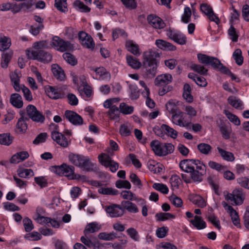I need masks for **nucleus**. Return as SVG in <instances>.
<instances>
[{"label":"nucleus","instance_id":"57","mask_svg":"<svg viewBox=\"0 0 249 249\" xmlns=\"http://www.w3.org/2000/svg\"><path fill=\"white\" fill-rule=\"evenodd\" d=\"M156 217L158 221H164L169 219L174 218L175 215L168 213H160L156 214Z\"/></svg>","mask_w":249,"mask_h":249},{"label":"nucleus","instance_id":"63","mask_svg":"<svg viewBox=\"0 0 249 249\" xmlns=\"http://www.w3.org/2000/svg\"><path fill=\"white\" fill-rule=\"evenodd\" d=\"M228 35L232 41H237L239 36L235 28L232 25H231L228 30Z\"/></svg>","mask_w":249,"mask_h":249},{"label":"nucleus","instance_id":"24","mask_svg":"<svg viewBox=\"0 0 249 249\" xmlns=\"http://www.w3.org/2000/svg\"><path fill=\"white\" fill-rule=\"evenodd\" d=\"M146 69V75L150 78L154 77L157 73V64L143 63Z\"/></svg>","mask_w":249,"mask_h":249},{"label":"nucleus","instance_id":"10","mask_svg":"<svg viewBox=\"0 0 249 249\" xmlns=\"http://www.w3.org/2000/svg\"><path fill=\"white\" fill-rule=\"evenodd\" d=\"M105 211L111 217H118L123 216L124 211L122 208L121 204H111L105 207Z\"/></svg>","mask_w":249,"mask_h":249},{"label":"nucleus","instance_id":"64","mask_svg":"<svg viewBox=\"0 0 249 249\" xmlns=\"http://www.w3.org/2000/svg\"><path fill=\"white\" fill-rule=\"evenodd\" d=\"M20 89L23 93L25 99L28 101H31L33 100V96L30 89L24 85H21Z\"/></svg>","mask_w":249,"mask_h":249},{"label":"nucleus","instance_id":"40","mask_svg":"<svg viewBox=\"0 0 249 249\" xmlns=\"http://www.w3.org/2000/svg\"><path fill=\"white\" fill-rule=\"evenodd\" d=\"M27 120H22V118H19L17 123L15 130L17 133H22L26 131L27 129V124L26 121Z\"/></svg>","mask_w":249,"mask_h":249},{"label":"nucleus","instance_id":"32","mask_svg":"<svg viewBox=\"0 0 249 249\" xmlns=\"http://www.w3.org/2000/svg\"><path fill=\"white\" fill-rule=\"evenodd\" d=\"M191 88L190 86L186 83L183 86V97L188 103H192L193 101V97L191 94Z\"/></svg>","mask_w":249,"mask_h":249},{"label":"nucleus","instance_id":"3","mask_svg":"<svg viewBox=\"0 0 249 249\" xmlns=\"http://www.w3.org/2000/svg\"><path fill=\"white\" fill-rule=\"evenodd\" d=\"M26 54L28 59L37 60L44 63H48L52 59V56L50 53L44 50H40V51H34L33 50H27Z\"/></svg>","mask_w":249,"mask_h":249},{"label":"nucleus","instance_id":"34","mask_svg":"<svg viewBox=\"0 0 249 249\" xmlns=\"http://www.w3.org/2000/svg\"><path fill=\"white\" fill-rule=\"evenodd\" d=\"M98 237L99 239L102 240L110 241L117 238L122 237V236H118L117 233L113 231L108 233L103 232H101L98 234Z\"/></svg>","mask_w":249,"mask_h":249},{"label":"nucleus","instance_id":"60","mask_svg":"<svg viewBox=\"0 0 249 249\" xmlns=\"http://www.w3.org/2000/svg\"><path fill=\"white\" fill-rule=\"evenodd\" d=\"M227 212L229 213L233 224L237 226L239 224V220L238 215L236 211L232 208L231 209H230V210H229Z\"/></svg>","mask_w":249,"mask_h":249},{"label":"nucleus","instance_id":"48","mask_svg":"<svg viewBox=\"0 0 249 249\" xmlns=\"http://www.w3.org/2000/svg\"><path fill=\"white\" fill-rule=\"evenodd\" d=\"M174 149V146L171 143L162 144V156H166L173 153Z\"/></svg>","mask_w":249,"mask_h":249},{"label":"nucleus","instance_id":"9","mask_svg":"<svg viewBox=\"0 0 249 249\" xmlns=\"http://www.w3.org/2000/svg\"><path fill=\"white\" fill-rule=\"evenodd\" d=\"M200 10L206 15L211 21L214 22L217 24L220 22L219 18L214 13L212 7L210 5L205 3L201 4Z\"/></svg>","mask_w":249,"mask_h":249},{"label":"nucleus","instance_id":"17","mask_svg":"<svg viewBox=\"0 0 249 249\" xmlns=\"http://www.w3.org/2000/svg\"><path fill=\"white\" fill-rule=\"evenodd\" d=\"M10 103L17 108H21L23 106L22 97L18 93H13L11 95Z\"/></svg>","mask_w":249,"mask_h":249},{"label":"nucleus","instance_id":"2","mask_svg":"<svg viewBox=\"0 0 249 249\" xmlns=\"http://www.w3.org/2000/svg\"><path fill=\"white\" fill-rule=\"evenodd\" d=\"M69 161L75 166L87 171H94L95 164L92 162L87 156L82 155L71 153L68 156Z\"/></svg>","mask_w":249,"mask_h":249},{"label":"nucleus","instance_id":"30","mask_svg":"<svg viewBox=\"0 0 249 249\" xmlns=\"http://www.w3.org/2000/svg\"><path fill=\"white\" fill-rule=\"evenodd\" d=\"M109 110L107 114L110 119L118 121L119 119L120 111L116 106H111L108 107Z\"/></svg>","mask_w":249,"mask_h":249},{"label":"nucleus","instance_id":"52","mask_svg":"<svg viewBox=\"0 0 249 249\" xmlns=\"http://www.w3.org/2000/svg\"><path fill=\"white\" fill-rule=\"evenodd\" d=\"M99 230V227L97 223L94 222H92L86 226L85 230H84V234L86 236L89 233H93L98 231Z\"/></svg>","mask_w":249,"mask_h":249},{"label":"nucleus","instance_id":"39","mask_svg":"<svg viewBox=\"0 0 249 249\" xmlns=\"http://www.w3.org/2000/svg\"><path fill=\"white\" fill-rule=\"evenodd\" d=\"M150 146L156 155L162 156V144L158 140H153L150 142Z\"/></svg>","mask_w":249,"mask_h":249},{"label":"nucleus","instance_id":"20","mask_svg":"<svg viewBox=\"0 0 249 249\" xmlns=\"http://www.w3.org/2000/svg\"><path fill=\"white\" fill-rule=\"evenodd\" d=\"M189 199L199 207L203 208L206 206V201L199 195L190 194L189 196Z\"/></svg>","mask_w":249,"mask_h":249},{"label":"nucleus","instance_id":"37","mask_svg":"<svg viewBox=\"0 0 249 249\" xmlns=\"http://www.w3.org/2000/svg\"><path fill=\"white\" fill-rule=\"evenodd\" d=\"M219 127L223 137L225 139H229L231 132V127L223 123H221Z\"/></svg>","mask_w":249,"mask_h":249},{"label":"nucleus","instance_id":"44","mask_svg":"<svg viewBox=\"0 0 249 249\" xmlns=\"http://www.w3.org/2000/svg\"><path fill=\"white\" fill-rule=\"evenodd\" d=\"M197 147L199 151L201 154L205 155L210 154L212 150V146L206 143H200L197 145Z\"/></svg>","mask_w":249,"mask_h":249},{"label":"nucleus","instance_id":"26","mask_svg":"<svg viewBox=\"0 0 249 249\" xmlns=\"http://www.w3.org/2000/svg\"><path fill=\"white\" fill-rule=\"evenodd\" d=\"M178 102L175 100H170L166 104V109L169 113L174 115L179 111L178 107Z\"/></svg>","mask_w":249,"mask_h":249},{"label":"nucleus","instance_id":"6","mask_svg":"<svg viewBox=\"0 0 249 249\" xmlns=\"http://www.w3.org/2000/svg\"><path fill=\"white\" fill-rule=\"evenodd\" d=\"M197 57L199 63L205 65H210L213 69H217L221 62L216 57L202 53H198Z\"/></svg>","mask_w":249,"mask_h":249},{"label":"nucleus","instance_id":"27","mask_svg":"<svg viewBox=\"0 0 249 249\" xmlns=\"http://www.w3.org/2000/svg\"><path fill=\"white\" fill-rule=\"evenodd\" d=\"M228 102L230 105L236 109L240 110L243 109V104L242 101L235 96H230L228 98Z\"/></svg>","mask_w":249,"mask_h":249},{"label":"nucleus","instance_id":"41","mask_svg":"<svg viewBox=\"0 0 249 249\" xmlns=\"http://www.w3.org/2000/svg\"><path fill=\"white\" fill-rule=\"evenodd\" d=\"M11 42L9 37L2 36L0 37V51H4L11 46Z\"/></svg>","mask_w":249,"mask_h":249},{"label":"nucleus","instance_id":"56","mask_svg":"<svg viewBox=\"0 0 249 249\" xmlns=\"http://www.w3.org/2000/svg\"><path fill=\"white\" fill-rule=\"evenodd\" d=\"M63 57L67 63L72 66L75 65L77 63V60L74 56L70 53H65L63 54Z\"/></svg>","mask_w":249,"mask_h":249},{"label":"nucleus","instance_id":"62","mask_svg":"<svg viewBox=\"0 0 249 249\" xmlns=\"http://www.w3.org/2000/svg\"><path fill=\"white\" fill-rule=\"evenodd\" d=\"M115 185L118 188H125L127 189H130L131 185L130 182L126 180H118L116 181Z\"/></svg>","mask_w":249,"mask_h":249},{"label":"nucleus","instance_id":"31","mask_svg":"<svg viewBox=\"0 0 249 249\" xmlns=\"http://www.w3.org/2000/svg\"><path fill=\"white\" fill-rule=\"evenodd\" d=\"M232 192L234 198V203L236 205L242 204L244 199L242 190L241 189L235 188Z\"/></svg>","mask_w":249,"mask_h":249},{"label":"nucleus","instance_id":"50","mask_svg":"<svg viewBox=\"0 0 249 249\" xmlns=\"http://www.w3.org/2000/svg\"><path fill=\"white\" fill-rule=\"evenodd\" d=\"M232 56L238 65L241 66L243 64V57L242 55V51L240 49H237L234 51Z\"/></svg>","mask_w":249,"mask_h":249},{"label":"nucleus","instance_id":"53","mask_svg":"<svg viewBox=\"0 0 249 249\" xmlns=\"http://www.w3.org/2000/svg\"><path fill=\"white\" fill-rule=\"evenodd\" d=\"M191 68L194 71L197 72L201 75H206L207 74L208 70L204 66L199 64H193L191 66Z\"/></svg>","mask_w":249,"mask_h":249},{"label":"nucleus","instance_id":"59","mask_svg":"<svg viewBox=\"0 0 249 249\" xmlns=\"http://www.w3.org/2000/svg\"><path fill=\"white\" fill-rule=\"evenodd\" d=\"M153 188L164 194H167L169 191L167 186L162 183H155L153 185Z\"/></svg>","mask_w":249,"mask_h":249},{"label":"nucleus","instance_id":"61","mask_svg":"<svg viewBox=\"0 0 249 249\" xmlns=\"http://www.w3.org/2000/svg\"><path fill=\"white\" fill-rule=\"evenodd\" d=\"M237 181L241 187L249 190V177L239 178Z\"/></svg>","mask_w":249,"mask_h":249},{"label":"nucleus","instance_id":"36","mask_svg":"<svg viewBox=\"0 0 249 249\" xmlns=\"http://www.w3.org/2000/svg\"><path fill=\"white\" fill-rule=\"evenodd\" d=\"M217 149L224 160L228 161H233L234 160L235 157L231 152L226 151L219 147H217Z\"/></svg>","mask_w":249,"mask_h":249},{"label":"nucleus","instance_id":"21","mask_svg":"<svg viewBox=\"0 0 249 249\" xmlns=\"http://www.w3.org/2000/svg\"><path fill=\"white\" fill-rule=\"evenodd\" d=\"M160 56L155 51H150L143 54L144 61L143 63L157 64L156 58Z\"/></svg>","mask_w":249,"mask_h":249},{"label":"nucleus","instance_id":"5","mask_svg":"<svg viewBox=\"0 0 249 249\" xmlns=\"http://www.w3.org/2000/svg\"><path fill=\"white\" fill-rule=\"evenodd\" d=\"M26 111L29 118L33 122L43 123L45 117L42 113L38 110L36 107L32 105H29L26 108Z\"/></svg>","mask_w":249,"mask_h":249},{"label":"nucleus","instance_id":"18","mask_svg":"<svg viewBox=\"0 0 249 249\" xmlns=\"http://www.w3.org/2000/svg\"><path fill=\"white\" fill-rule=\"evenodd\" d=\"M155 44L159 48L163 50L175 51L176 50L175 46L162 39H157Z\"/></svg>","mask_w":249,"mask_h":249},{"label":"nucleus","instance_id":"55","mask_svg":"<svg viewBox=\"0 0 249 249\" xmlns=\"http://www.w3.org/2000/svg\"><path fill=\"white\" fill-rule=\"evenodd\" d=\"M67 0H55L54 6L57 10L62 12H65L67 10Z\"/></svg>","mask_w":249,"mask_h":249},{"label":"nucleus","instance_id":"46","mask_svg":"<svg viewBox=\"0 0 249 249\" xmlns=\"http://www.w3.org/2000/svg\"><path fill=\"white\" fill-rule=\"evenodd\" d=\"M228 119L236 125H240L241 122L239 118L235 115L231 113L228 110H224L223 111Z\"/></svg>","mask_w":249,"mask_h":249},{"label":"nucleus","instance_id":"45","mask_svg":"<svg viewBox=\"0 0 249 249\" xmlns=\"http://www.w3.org/2000/svg\"><path fill=\"white\" fill-rule=\"evenodd\" d=\"M96 74L99 75L102 79L109 80L110 78V74L104 68L99 67L94 70Z\"/></svg>","mask_w":249,"mask_h":249},{"label":"nucleus","instance_id":"42","mask_svg":"<svg viewBox=\"0 0 249 249\" xmlns=\"http://www.w3.org/2000/svg\"><path fill=\"white\" fill-rule=\"evenodd\" d=\"M126 59L127 64L133 69H138L141 66V63L131 55H127Z\"/></svg>","mask_w":249,"mask_h":249},{"label":"nucleus","instance_id":"29","mask_svg":"<svg viewBox=\"0 0 249 249\" xmlns=\"http://www.w3.org/2000/svg\"><path fill=\"white\" fill-rule=\"evenodd\" d=\"M190 222L198 230H202L206 227V222L199 216H195L194 219L191 220Z\"/></svg>","mask_w":249,"mask_h":249},{"label":"nucleus","instance_id":"35","mask_svg":"<svg viewBox=\"0 0 249 249\" xmlns=\"http://www.w3.org/2000/svg\"><path fill=\"white\" fill-rule=\"evenodd\" d=\"M162 129L163 130L164 134H166L167 136L170 137L174 139L177 138L178 132L173 128L167 124H162Z\"/></svg>","mask_w":249,"mask_h":249},{"label":"nucleus","instance_id":"14","mask_svg":"<svg viewBox=\"0 0 249 249\" xmlns=\"http://www.w3.org/2000/svg\"><path fill=\"white\" fill-rule=\"evenodd\" d=\"M172 76L170 74H162L158 75L155 80L154 83L157 86L167 85L171 83Z\"/></svg>","mask_w":249,"mask_h":249},{"label":"nucleus","instance_id":"4","mask_svg":"<svg viewBox=\"0 0 249 249\" xmlns=\"http://www.w3.org/2000/svg\"><path fill=\"white\" fill-rule=\"evenodd\" d=\"M52 45L57 51L61 52L72 50L74 48L73 45L69 41H65L57 36L53 38Z\"/></svg>","mask_w":249,"mask_h":249},{"label":"nucleus","instance_id":"23","mask_svg":"<svg viewBox=\"0 0 249 249\" xmlns=\"http://www.w3.org/2000/svg\"><path fill=\"white\" fill-rule=\"evenodd\" d=\"M10 76L14 89L17 91H19L21 87L19 85L20 73L15 71L14 72L11 73Z\"/></svg>","mask_w":249,"mask_h":249},{"label":"nucleus","instance_id":"15","mask_svg":"<svg viewBox=\"0 0 249 249\" xmlns=\"http://www.w3.org/2000/svg\"><path fill=\"white\" fill-rule=\"evenodd\" d=\"M121 196L126 201L135 200L137 202H140L142 204H145V201L142 198L138 197L130 191H123L121 194Z\"/></svg>","mask_w":249,"mask_h":249},{"label":"nucleus","instance_id":"28","mask_svg":"<svg viewBox=\"0 0 249 249\" xmlns=\"http://www.w3.org/2000/svg\"><path fill=\"white\" fill-rule=\"evenodd\" d=\"M125 47L128 50L134 55L139 56L141 54L139 46L132 41H128L125 43Z\"/></svg>","mask_w":249,"mask_h":249},{"label":"nucleus","instance_id":"8","mask_svg":"<svg viewBox=\"0 0 249 249\" xmlns=\"http://www.w3.org/2000/svg\"><path fill=\"white\" fill-rule=\"evenodd\" d=\"M99 160L102 165L106 167H109L112 172H115L119 168V164L112 160L109 155L107 154H101L98 156Z\"/></svg>","mask_w":249,"mask_h":249},{"label":"nucleus","instance_id":"22","mask_svg":"<svg viewBox=\"0 0 249 249\" xmlns=\"http://www.w3.org/2000/svg\"><path fill=\"white\" fill-rule=\"evenodd\" d=\"M29 153L27 151H21L14 155L10 160L12 163H18L28 158Z\"/></svg>","mask_w":249,"mask_h":249},{"label":"nucleus","instance_id":"19","mask_svg":"<svg viewBox=\"0 0 249 249\" xmlns=\"http://www.w3.org/2000/svg\"><path fill=\"white\" fill-rule=\"evenodd\" d=\"M52 71L54 76L59 81L64 80L66 78L65 72L63 69L57 64L52 66Z\"/></svg>","mask_w":249,"mask_h":249},{"label":"nucleus","instance_id":"1","mask_svg":"<svg viewBox=\"0 0 249 249\" xmlns=\"http://www.w3.org/2000/svg\"><path fill=\"white\" fill-rule=\"evenodd\" d=\"M179 167L186 173L181 174L183 181L187 183L201 182L206 173V166L199 160H185L179 163Z\"/></svg>","mask_w":249,"mask_h":249},{"label":"nucleus","instance_id":"33","mask_svg":"<svg viewBox=\"0 0 249 249\" xmlns=\"http://www.w3.org/2000/svg\"><path fill=\"white\" fill-rule=\"evenodd\" d=\"M17 174L20 178H29L34 176L33 170L19 167L17 170Z\"/></svg>","mask_w":249,"mask_h":249},{"label":"nucleus","instance_id":"16","mask_svg":"<svg viewBox=\"0 0 249 249\" xmlns=\"http://www.w3.org/2000/svg\"><path fill=\"white\" fill-rule=\"evenodd\" d=\"M123 210L130 213H136L139 212V209L135 203L130 201H122L121 203Z\"/></svg>","mask_w":249,"mask_h":249},{"label":"nucleus","instance_id":"12","mask_svg":"<svg viewBox=\"0 0 249 249\" xmlns=\"http://www.w3.org/2000/svg\"><path fill=\"white\" fill-rule=\"evenodd\" d=\"M65 116L73 125H80L83 124L82 117L74 111L67 110L65 112Z\"/></svg>","mask_w":249,"mask_h":249},{"label":"nucleus","instance_id":"47","mask_svg":"<svg viewBox=\"0 0 249 249\" xmlns=\"http://www.w3.org/2000/svg\"><path fill=\"white\" fill-rule=\"evenodd\" d=\"M13 138L10 133L0 134V143L5 145H9L13 142Z\"/></svg>","mask_w":249,"mask_h":249},{"label":"nucleus","instance_id":"49","mask_svg":"<svg viewBox=\"0 0 249 249\" xmlns=\"http://www.w3.org/2000/svg\"><path fill=\"white\" fill-rule=\"evenodd\" d=\"M13 53L12 52L5 53H3L1 57V66L3 68L6 69L9 62L12 58Z\"/></svg>","mask_w":249,"mask_h":249},{"label":"nucleus","instance_id":"51","mask_svg":"<svg viewBox=\"0 0 249 249\" xmlns=\"http://www.w3.org/2000/svg\"><path fill=\"white\" fill-rule=\"evenodd\" d=\"M120 111L123 114H130L134 111V107L126 105L124 103H122L119 106Z\"/></svg>","mask_w":249,"mask_h":249},{"label":"nucleus","instance_id":"43","mask_svg":"<svg viewBox=\"0 0 249 249\" xmlns=\"http://www.w3.org/2000/svg\"><path fill=\"white\" fill-rule=\"evenodd\" d=\"M183 115V112L181 110L176 113L174 115H172L171 117V120L173 124L176 125H178L181 127V125H183V122L182 121V118Z\"/></svg>","mask_w":249,"mask_h":249},{"label":"nucleus","instance_id":"7","mask_svg":"<svg viewBox=\"0 0 249 249\" xmlns=\"http://www.w3.org/2000/svg\"><path fill=\"white\" fill-rule=\"evenodd\" d=\"M52 126H55V129L51 132L52 139L61 146L67 147L70 143V141L68 140L64 134L57 131L58 126L56 125L52 124L50 125V127Z\"/></svg>","mask_w":249,"mask_h":249},{"label":"nucleus","instance_id":"25","mask_svg":"<svg viewBox=\"0 0 249 249\" xmlns=\"http://www.w3.org/2000/svg\"><path fill=\"white\" fill-rule=\"evenodd\" d=\"M45 91L50 98L56 100L62 98L60 93L53 87L46 86Z\"/></svg>","mask_w":249,"mask_h":249},{"label":"nucleus","instance_id":"11","mask_svg":"<svg viewBox=\"0 0 249 249\" xmlns=\"http://www.w3.org/2000/svg\"><path fill=\"white\" fill-rule=\"evenodd\" d=\"M167 36L175 42L184 45L186 43V37L179 32L169 30L167 31Z\"/></svg>","mask_w":249,"mask_h":249},{"label":"nucleus","instance_id":"38","mask_svg":"<svg viewBox=\"0 0 249 249\" xmlns=\"http://www.w3.org/2000/svg\"><path fill=\"white\" fill-rule=\"evenodd\" d=\"M150 146L156 155L162 156V144L158 140H153L150 142Z\"/></svg>","mask_w":249,"mask_h":249},{"label":"nucleus","instance_id":"13","mask_svg":"<svg viewBox=\"0 0 249 249\" xmlns=\"http://www.w3.org/2000/svg\"><path fill=\"white\" fill-rule=\"evenodd\" d=\"M148 23L153 28L157 29H163L165 24L162 19L154 15H150L147 17Z\"/></svg>","mask_w":249,"mask_h":249},{"label":"nucleus","instance_id":"58","mask_svg":"<svg viewBox=\"0 0 249 249\" xmlns=\"http://www.w3.org/2000/svg\"><path fill=\"white\" fill-rule=\"evenodd\" d=\"M100 194L106 195H117L118 191L111 188H100L98 189Z\"/></svg>","mask_w":249,"mask_h":249},{"label":"nucleus","instance_id":"54","mask_svg":"<svg viewBox=\"0 0 249 249\" xmlns=\"http://www.w3.org/2000/svg\"><path fill=\"white\" fill-rule=\"evenodd\" d=\"M192 15V11L190 7H185L184 9V12L181 17V21L185 23H188L191 20V16Z\"/></svg>","mask_w":249,"mask_h":249}]
</instances>
